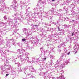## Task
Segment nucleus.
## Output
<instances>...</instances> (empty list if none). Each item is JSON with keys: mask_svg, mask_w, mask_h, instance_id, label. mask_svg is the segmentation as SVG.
Segmentation results:
<instances>
[{"mask_svg": "<svg viewBox=\"0 0 79 79\" xmlns=\"http://www.w3.org/2000/svg\"><path fill=\"white\" fill-rule=\"evenodd\" d=\"M22 40L23 42H24V41H26V40L25 39H22Z\"/></svg>", "mask_w": 79, "mask_h": 79, "instance_id": "f257e3e1", "label": "nucleus"}, {"mask_svg": "<svg viewBox=\"0 0 79 79\" xmlns=\"http://www.w3.org/2000/svg\"><path fill=\"white\" fill-rule=\"evenodd\" d=\"M8 75H9V74H6V77H7V76H8Z\"/></svg>", "mask_w": 79, "mask_h": 79, "instance_id": "f03ea898", "label": "nucleus"}, {"mask_svg": "<svg viewBox=\"0 0 79 79\" xmlns=\"http://www.w3.org/2000/svg\"><path fill=\"white\" fill-rule=\"evenodd\" d=\"M74 32H73L72 33V36H73V35H74Z\"/></svg>", "mask_w": 79, "mask_h": 79, "instance_id": "7ed1b4c3", "label": "nucleus"}, {"mask_svg": "<svg viewBox=\"0 0 79 79\" xmlns=\"http://www.w3.org/2000/svg\"><path fill=\"white\" fill-rule=\"evenodd\" d=\"M70 53V52H69V53H68V55H69Z\"/></svg>", "mask_w": 79, "mask_h": 79, "instance_id": "20e7f679", "label": "nucleus"}, {"mask_svg": "<svg viewBox=\"0 0 79 79\" xmlns=\"http://www.w3.org/2000/svg\"><path fill=\"white\" fill-rule=\"evenodd\" d=\"M35 26L36 27H37L38 26V25H35Z\"/></svg>", "mask_w": 79, "mask_h": 79, "instance_id": "39448f33", "label": "nucleus"}, {"mask_svg": "<svg viewBox=\"0 0 79 79\" xmlns=\"http://www.w3.org/2000/svg\"><path fill=\"white\" fill-rule=\"evenodd\" d=\"M44 60H47V59L46 58H45L44 59Z\"/></svg>", "mask_w": 79, "mask_h": 79, "instance_id": "423d86ee", "label": "nucleus"}, {"mask_svg": "<svg viewBox=\"0 0 79 79\" xmlns=\"http://www.w3.org/2000/svg\"><path fill=\"white\" fill-rule=\"evenodd\" d=\"M55 0H52V2H54V1H55Z\"/></svg>", "mask_w": 79, "mask_h": 79, "instance_id": "0eeeda50", "label": "nucleus"}, {"mask_svg": "<svg viewBox=\"0 0 79 79\" xmlns=\"http://www.w3.org/2000/svg\"><path fill=\"white\" fill-rule=\"evenodd\" d=\"M77 51H76L75 52V53H77Z\"/></svg>", "mask_w": 79, "mask_h": 79, "instance_id": "6e6552de", "label": "nucleus"}, {"mask_svg": "<svg viewBox=\"0 0 79 79\" xmlns=\"http://www.w3.org/2000/svg\"><path fill=\"white\" fill-rule=\"evenodd\" d=\"M72 21H74V20H72Z\"/></svg>", "mask_w": 79, "mask_h": 79, "instance_id": "1a4fd4ad", "label": "nucleus"}]
</instances>
